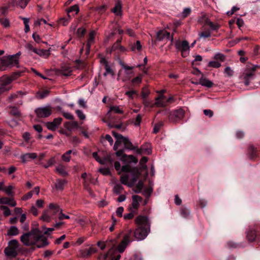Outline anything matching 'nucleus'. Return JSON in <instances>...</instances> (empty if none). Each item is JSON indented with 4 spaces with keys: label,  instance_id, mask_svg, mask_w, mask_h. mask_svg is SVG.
Masks as SVG:
<instances>
[{
    "label": "nucleus",
    "instance_id": "obj_51",
    "mask_svg": "<svg viewBox=\"0 0 260 260\" xmlns=\"http://www.w3.org/2000/svg\"><path fill=\"white\" fill-rule=\"evenodd\" d=\"M17 2L18 6L22 9H24L27 6L29 0H18Z\"/></svg>",
    "mask_w": 260,
    "mask_h": 260
},
{
    "label": "nucleus",
    "instance_id": "obj_20",
    "mask_svg": "<svg viewBox=\"0 0 260 260\" xmlns=\"http://www.w3.org/2000/svg\"><path fill=\"white\" fill-rule=\"evenodd\" d=\"M112 12L117 16L122 15V4L120 1H117Z\"/></svg>",
    "mask_w": 260,
    "mask_h": 260
},
{
    "label": "nucleus",
    "instance_id": "obj_41",
    "mask_svg": "<svg viewBox=\"0 0 260 260\" xmlns=\"http://www.w3.org/2000/svg\"><path fill=\"white\" fill-rule=\"evenodd\" d=\"M79 11V8L78 5H75L74 6H71L68 10L67 13L68 17H70V13L73 12H75V14H77Z\"/></svg>",
    "mask_w": 260,
    "mask_h": 260
},
{
    "label": "nucleus",
    "instance_id": "obj_37",
    "mask_svg": "<svg viewBox=\"0 0 260 260\" xmlns=\"http://www.w3.org/2000/svg\"><path fill=\"white\" fill-rule=\"evenodd\" d=\"M9 6H3L0 7V17H6L8 13Z\"/></svg>",
    "mask_w": 260,
    "mask_h": 260
},
{
    "label": "nucleus",
    "instance_id": "obj_12",
    "mask_svg": "<svg viewBox=\"0 0 260 260\" xmlns=\"http://www.w3.org/2000/svg\"><path fill=\"white\" fill-rule=\"evenodd\" d=\"M156 40L158 41H162L164 38H167V40H170L171 43L174 41V38L173 35L170 36V32L165 30H159L156 34Z\"/></svg>",
    "mask_w": 260,
    "mask_h": 260
},
{
    "label": "nucleus",
    "instance_id": "obj_15",
    "mask_svg": "<svg viewBox=\"0 0 260 260\" xmlns=\"http://www.w3.org/2000/svg\"><path fill=\"white\" fill-rule=\"evenodd\" d=\"M248 157L251 160H255L258 157V151L253 145H250L248 148Z\"/></svg>",
    "mask_w": 260,
    "mask_h": 260
},
{
    "label": "nucleus",
    "instance_id": "obj_8",
    "mask_svg": "<svg viewBox=\"0 0 260 260\" xmlns=\"http://www.w3.org/2000/svg\"><path fill=\"white\" fill-rule=\"evenodd\" d=\"M175 46L177 50L181 52V56L185 57L188 54L187 51L189 50V44L186 40L181 41L176 40L175 41Z\"/></svg>",
    "mask_w": 260,
    "mask_h": 260
},
{
    "label": "nucleus",
    "instance_id": "obj_46",
    "mask_svg": "<svg viewBox=\"0 0 260 260\" xmlns=\"http://www.w3.org/2000/svg\"><path fill=\"white\" fill-rule=\"evenodd\" d=\"M79 253L81 257L83 258H86L90 256V253L89 252L87 248L81 249L79 251Z\"/></svg>",
    "mask_w": 260,
    "mask_h": 260
},
{
    "label": "nucleus",
    "instance_id": "obj_25",
    "mask_svg": "<svg viewBox=\"0 0 260 260\" xmlns=\"http://www.w3.org/2000/svg\"><path fill=\"white\" fill-rule=\"evenodd\" d=\"M65 127L69 131H71L74 128H79L78 122L76 121H73L72 122L67 121L64 124Z\"/></svg>",
    "mask_w": 260,
    "mask_h": 260
},
{
    "label": "nucleus",
    "instance_id": "obj_57",
    "mask_svg": "<svg viewBox=\"0 0 260 260\" xmlns=\"http://www.w3.org/2000/svg\"><path fill=\"white\" fill-rule=\"evenodd\" d=\"M71 19V16H68V18H61L59 20V23L61 24L63 26H66L69 22L70 19Z\"/></svg>",
    "mask_w": 260,
    "mask_h": 260
},
{
    "label": "nucleus",
    "instance_id": "obj_38",
    "mask_svg": "<svg viewBox=\"0 0 260 260\" xmlns=\"http://www.w3.org/2000/svg\"><path fill=\"white\" fill-rule=\"evenodd\" d=\"M180 213L184 218H188L190 214V211L188 209L184 206H182L181 208Z\"/></svg>",
    "mask_w": 260,
    "mask_h": 260
},
{
    "label": "nucleus",
    "instance_id": "obj_21",
    "mask_svg": "<svg viewBox=\"0 0 260 260\" xmlns=\"http://www.w3.org/2000/svg\"><path fill=\"white\" fill-rule=\"evenodd\" d=\"M121 161L125 164H129L134 162L136 164L138 162V159L132 155H124V157L121 159Z\"/></svg>",
    "mask_w": 260,
    "mask_h": 260
},
{
    "label": "nucleus",
    "instance_id": "obj_1",
    "mask_svg": "<svg viewBox=\"0 0 260 260\" xmlns=\"http://www.w3.org/2000/svg\"><path fill=\"white\" fill-rule=\"evenodd\" d=\"M135 222L137 228L135 231L128 230L124 235L121 243L116 247L114 240L111 239V246L110 250L114 252L123 253L128 245L134 240H142L146 238L150 231V223L147 216L139 215L137 216Z\"/></svg>",
    "mask_w": 260,
    "mask_h": 260
},
{
    "label": "nucleus",
    "instance_id": "obj_63",
    "mask_svg": "<svg viewBox=\"0 0 260 260\" xmlns=\"http://www.w3.org/2000/svg\"><path fill=\"white\" fill-rule=\"evenodd\" d=\"M225 55L221 53H217L215 55L214 58L215 60H219L221 61H223L225 60Z\"/></svg>",
    "mask_w": 260,
    "mask_h": 260
},
{
    "label": "nucleus",
    "instance_id": "obj_13",
    "mask_svg": "<svg viewBox=\"0 0 260 260\" xmlns=\"http://www.w3.org/2000/svg\"><path fill=\"white\" fill-rule=\"evenodd\" d=\"M12 79L10 76H4L0 78V86L4 88H8L10 90L11 88V86L10 85L12 82Z\"/></svg>",
    "mask_w": 260,
    "mask_h": 260
},
{
    "label": "nucleus",
    "instance_id": "obj_53",
    "mask_svg": "<svg viewBox=\"0 0 260 260\" xmlns=\"http://www.w3.org/2000/svg\"><path fill=\"white\" fill-rule=\"evenodd\" d=\"M107 9V7L106 5H103L100 6L96 8V11L101 14H103L105 13Z\"/></svg>",
    "mask_w": 260,
    "mask_h": 260
},
{
    "label": "nucleus",
    "instance_id": "obj_24",
    "mask_svg": "<svg viewBox=\"0 0 260 260\" xmlns=\"http://www.w3.org/2000/svg\"><path fill=\"white\" fill-rule=\"evenodd\" d=\"M199 83L202 86L207 87L208 88H211L214 85V83L211 81L203 77H202L200 79Z\"/></svg>",
    "mask_w": 260,
    "mask_h": 260
},
{
    "label": "nucleus",
    "instance_id": "obj_47",
    "mask_svg": "<svg viewBox=\"0 0 260 260\" xmlns=\"http://www.w3.org/2000/svg\"><path fill=\"white\" fill-rule=\"evenodd\" d=\"M125 94L131 99H134V95H138V91L133 89L126 91Z\"/></svg>",
    "mask_w": 260,
    "mask_h": 260
},
{
    "label": "nucleus",
    "instance_id": "obj_32",
    "mask_svg": "<svg viewBox=\"0 0 260 260\" xmlns=\"http://www.w3.org/2000/svg\"><path fill=\"white\" fill-rule=\"evenodd\" d=\"M113 136L116 139V142L114 144L113 149L115 151H117L118 147L121 145V142L119 139V137L118 136V133L113 131L112 132Z\"/></svg>",
    "mask_w": 260,
    "mask_h": 260
},
{
    "label": "nucleus",
    "instance_id": "obj_58",
    "mask_svg": "<svg viewBox=\"0 0 260 260\" xmlns=\"http://www.w3.org/2000/svg\"><path fill=\"white\" fill-rule=\"evenodd\" d=\"M86 32V29L83 27H79L77 30V34L80 37H84Z\"/></svg>",
    "mask_w": 260,
    "mask_h": 260
},
{
    "label": "nucleus",
    "instance_id": "obj_28",
    "mask_svg": "<svg viewBox=\"0 0 260 260\" xmlns=\"http://www.w3.org/2000/svg\"><path fill=\"white\" fill-rule=\"evenodd\" d=\"M49 92L48 90H39L37 92L36 96L38 99H43L49 95Z\"/></svg>",
    "mask_w": 260,
    "mask_h": 260
},
{
    "label": "nucleus",
    "instance_id": "obj_56",
    "mask_svg": "<svg viewBox=\"0 0 260 260\" xmlns=\"http://www.w3.org/2000/svg\"><path fill=\"white\" fill-rule=\"evenodd\" d=\"M208 66L214 68H218L221 66V63L217 61H211L209 62Z\"/></svg>",
    "mask_w": 260,
    "mask_h": 260
},
{
    "label": "nucleus",
    "instance_id": "obj_55",
    "mask_svg": "<svg viewBox=\"0 0 260 260\" xmlns=\"http://www.w3.org/2000/svg\"><path fill=\"white\" fill-rule=\"evenodd\" d=\"M135 214H137V212L134 210H131V212L125 214L124 215V218L125 219H131L134 218Z\"/></svg>",
    "mask_w": 260,
    "mask_h": 260
},
{
    "label": "nucleus",
    "instance_id": "obj_30",
    "mask_svg": "<svg viewBox=\"0 0 260 260\" xmlns=\"http://www.w3.org/2000/svg\"><path fill=\"white\" fill-rule=\"evenodd\" d=\"M121 42V39H118L116 41V42L114 43L111 48L110 49L109 53L110 54L113 52H115L116 53H117L119 49Z\"/></svg>",
    "mask_w": 260,
    "mask_h": 260
},
{
    "label": "nucleus",
    "instance_id": "obj_17",
    "mask_svg": "<svg viewBox=\"0 0 260 260\" xmlns=\"http://www.w3.org/2000/svg\"><path fill=\"white\" fill-rule=\"evenodd\" d=\"M0 204H6L11 207H15L16 205V202L13 198L2 197L0 199Z\"/></svg>",
    "mask_w": 260,
    "mask_h": 260
},
{
    "label": "nucleus",
    "instance_id": "obj_61",
    "mask_svg": "<svg viewBox=\"0 0 260 260\" xmlns=\"http://www.w3.org/2000/svg\"><path fill=\"white\" fill-rule=\"evenodd\" d=\"M124 152H125V149L122 148V149H120L117 150L115 154L117 157H121L120 160H121V159L124 157V155H126V154L124 153Z\"/></svg>",
    "mask_w": 260,
    "mask_h": 260
},
{
    "label": "nucleus",
    "instance_id": "obj_29",
    "mask_svg": "<svg viewBox=\"0 0 260 260\" xmlns=\"http://www.w3.org/2000/svg\"><path fill=\"white\" fill-rule=\"evenodd\" d=\"M72 70L70 67H62L59 71V74L64 76H69L72 74Z\"/></svg>",
    "mask_w": 260,
    "mask_h": 260
},
{
    "label": "nucleus",
    "instance_id": "obj_33",
    "mask_svg": "<svg viewBox=\"0 0 260 260\" xmlns=\"http://www.w3.org/2000/svg\"><path fill=\"white\" fill-rule=\"evenodd\" d=\"M166 96L165 95H159V96L155 98L156 102L155 104L158 107H164L165 104H164L163 100H164Z\"/></svg>",
    "mask_w": 260,
    "mask_h": 260
},
{
    "label": "nucleus",
    "instance_id": "obj_34",
    "mask_svg": "<svg viewBox=\"0 0 260 260\" xmlns=\"http://www.w3.org/2000/svg\"><path fill=\"white\" fill-rule=\"evenodd\" d=\"M56 171L58 173L63 177L68 175V172L66 171L65 167L62 165H59L57 167Z\"/></svg>",
    "mask_w": 260,
    "mask_h": 260
},
{
    "label": "nucleus",
    "instance_id": "obj_18",
    "mask_svg": "<svg viewBox=\"0 0 260 260\" xmlns=\"http://www.w3.org/2000/svg\"><path fill=\"white\" fill-rule=\"evenodd\" d=\"M137 152L138 153L142 154L146 153L149 154L151 152L150 144L149 143H146L143 145L140 149L136 148Z\"/></svg>",
    "mask_w": 260,
    "mask_h": 260
},
{
    "label": "nucleus",
    "instance_id": "obj_6",
    "mask_svg": "<svg viewBox=\"0 0 260 260\" xmlns=\"http://www.w3.org/2000/svg\"><path fill=\"white\" fill-rule=\"evenodd\" d=\"M260 67L257 65L247 64L246 69L243 72L242 78L244 79V84L248 86L250 84V81L252 80L255 75V72Z\"/></svg>",
    "mask_w": 260,
    "mask_h": 260
},
{
    "label": "nucleus",
    "instance_id": "obj_5",
    "mask_svg": "<svg viewBox=\"0 0 260 260\" xmlns=\"http://www.w3.org/2000/svg\"><path fill=\"white\" fill-rule=\"evenodd\" d=\"M61 209L57 204L51 203L49 205V208L44 211L41 219L44 221L49 222L52 219H55L57 215L59 214Z\"/></svg>",
    "mask_w": 260,
    "mask_h": 260
},
{
    "label": "nucleus",
    "instance_id": "obj_3",
    "mask_svg": "<svg viewBox=\"0 0 260 260\" xmlns=\"http://www.w3.org/2000/svg\"><path fill=\"white\" fill-rule=\"evenodd\" d=\"M121 171L124 173H129L132 176L130 182H128L129 179L128 175L122 176L121 177L120 181L122 184L127 185L132 187L136 183L141 173L137 167L132 168L129 165L127 164L122 167Z\"/></svg>",
    "mask_w": 260,
    "mask_h": 260
},
{
    "label": "nucleus",
    "instance_id": "obj_45",
    "mask_svg": "<svg viewBox=\"0 0 260 260\" xmlns=\"http://www.w3.org/2000/svg\"><path fill=\"white\" fill-rule=\"evenodd\" d=\"M227 246L230 248H237L241 247V244L233 241H229L227 242Z\"/></svg>",
    "mask_w": 260,
    "mask_h": 260
},
{
    "label": "nucleus",
    "instance_id": "obj_62",
    "mask_svg": "<svg viewBox=\"0 0 260 260\" xmlns=\"http://www.w3.org/2000/svg\"><path fill=\"white\" fill-rule=\"evenodd\" d=\"M47 127L49 129L54 131L56 128V124L52 122H48L46 124Z\"/></svg>",
    "mask_w": 260,
    "mask_h": 260
},
{
    "label": "nucleus",
    "instance_id": "obj_36",
    "mask_svg": "<svg viewBox=\"0 0 260 260\" xmlns=\"http://www.w3.org/2000/svg\"><path fill=\"white\" fill-rule=\"evenodd\" d=\"M19 234V231L17 227L12 226L8 231L7 235L8 236H16Z\"/></svg>",
    "mask_w": 260,
    "mask_h": 260
},
{
    "label": "nucleus",
    "instance_id": "obj_2",
    "mask_svg": "<svg viewBox=\"0 0 260 260\" xmlns=\"http://www.w3.org/2000/svg\"><path fill=\"white\" fill-rule=\"evenodd\" d=\"M20 240L26 246H35L39 248L45 247L49 244L46 238L37 234H32V232L23 234L20 237Z\"/></svg>",
    "mask_w": 260,
    "mask_h": 260
},
{
    "label": "nucleus",
    "instance_id": "obj_59",
    "mask_svg": "<svg viewBox=\"0 0 260 260\" xmlns=\"http://www.w3.org/2000/svg\"><path fill=\"white\" fill-rule=\"evenodd\" d=\"M209 27L210 30H215L217 31L218 29L220 28V25L218 24H215L212 22V23H209Z\"/></svg>",
    "mask_w": 260,
    "mask_h": 260
},
{
    "label": "nucleus",
    "instance_id": "obj_19",
    "mask_svg": "<svg viewBox=\"0 0 260 260\" xmlns=\"http://www.w3.org/2000/svg\"><path fill=\"white\" fill-rule=\"evenodd\" d=\"M92 156L98 162L102 165H104L106 161H109L111 163L112 162V160L110 156L104 158V159H101L99 156L98 152H94L92 153Z\"/></svg>",
    "mask_w": 260,
    "mask_h": 260
},
{
    "label": "nucleus",
    "instance_id": "obj_4",
    "mask_svg": "<svg viewBox=\"0 0 260 260\" xmlns=\"http://www.w3.org/2000/svg\"><path fill=\"white\" fill-rule=\"evenodd\" d=\"M20 54V52H18L14 55L0 57V70L5 71L7 69L11 68L14 66L19 68V57Z\"/></svg>",
    "mask_w": 260,
    "mask_h": 260
},
{
    "label": "nucleus",
    "instance_id": "obj_27",
    "mask_svg": "<svg viewBox=\"0 0 260 260\" xmlns=\"http://www.w3.org/2000/svg\"><path fill=\"white\" fill-rule=\"evenodd\" d=\"M34 53L45 58L48 57L50 55L49 50L45 49H37L34 50Z\"/></svg>",
    "mask_w": 260,
    "mask_h": 260
},
{
    "label": "nucleus",
    "instance_id": "obj_16",
    "mask_svg": "<svg viewBox=\"0 0 260 260\" xmlns=\"http://www.w3.org/2000/svg\"><path fill=\"white\" fill-rule=\"evenodd\" d=\"M101 62L104 65V68L106 71L105 73H104V76H106L108 74H110L112 76H114V71L111 68L107 60L105 58H103L101 59Z\"/></svg>",
    "mask_w": 260,
    "mask_h": 260
},
{
    "label": "nucleus",
    "instance_id": "obj_10",
    "mask_svg": "<svg viewBox=\"0 0 260 260\" xmlns=\"http://www.w3.org/2000/svg\"><path fill=\"white\" fill-rule=\"evenodd\" d=\"M35 112L39 118H45L52 114V110L49 107H40L36 109Z\"/></svg>",
    "mask_w": 260,
    "mask_h": 260
},
{
    "label": "nucleus",
    "instance_id": "obj_64",
    "mask_svg": "<svg viewBox=\"0 0 260 260\" xmlns=\"http://www.w3.org/2000/svg\"><path fill=\"white\" fill-rule=\"evenodd\" d=\"M110 253H111V260H119V259L121 257V255L119 254L115 255V254L116 252H114L113 251L110 250Z\"/></svg>",
    "mask_w": 260,
    "mask_h": 260
},
{
    "label": "nucleus",
    "instance_id": "obj_23",
    "mask_svg": "<svg viewBox=\"0 0 260 260\" xmlns=\"http://www.w3.org/2000/svg\"><path fill=\"white\" fill-rule=\"evenodd\" d=\"M4 253L7 256L15 257L18 253L16 250L7 247L4 249Z\"/></svg>",
    "mask_w": 260,
    "mask_h": 260
},
{
    "label": "nucleus",
    "instance_id": "obj_49",
    "mask_svg": "<svg viewBox=\"0 0 260 260\" xmlns=\"http://www.w3.org/2000/svg\"><path fill=\"white\" fill-rule=\"evenodd\" d=\"M22 73H23L22 71H19L13 72L12 73V74L11 75L10 77L13 81V80L17 79L18 77H20L21 76V74Z\"/></svg>",
    "mask_w": 260,
    "mask_h": 260
},
{
    "label": "nucleus",
    "instance_id": "obj_60",
    "mask_svg": "<svg viewBox=\"0 0 260 260\" xmlns=\"http://www.w3.org/2000/svg\"><path fill=\"white\" fill-rule=\"evenodd\" d=\"M142 82V75H139V76L133 78L132 80V83L135 84H139Z\"/></svg>",
    "mask_w": 260,
    "mask_h": 260
},
{
    "label": "nucleus",
    "instance_id": "obj_14",
    "mask_svg": "<svg viewBox=\"0 0 260 260\" xmlns=\"http://www.w3.org/2000/svg\"><path fill=\"white\" fill-rule=\"evenodd\" d=\"M133 202L132 203V207L131 210H134L137 213V210L140 206V202L142 201V198L138 195H134L132 197Z\"/></svg>",
    "mask_w": 260,
    "mask_h": 260
},
{
    "label": "nucleus",
    "instance_id": "obj_42",
    "mask_svg": "<svg viewBox=\"0 0 260 260\" xmlns=\"http://www.w3.org/2000/svg\"><path fill=\"white\" fill-rule=\"evenodd\" d=\"M124 189L123 187L120 184H116L113 188V191L117 194H119Z\"/></svg>",
    "mask_w": 260,
    "mask_h": 260
},
{
    "label": "nucleus",
    "instance_id": "obj_9",
    "mask_svg": "<svg viewBox=\"0 0 260 260\" xmlns=\"http://www.w3.org/2000/svg\"><path fill=\"white\" fill-rule=\"evenodd\" d=\"M184 114V111L181 108L174 110L169 113V120L171 122H178L183 118Z\"/></svg>",
    "mask_w": 260,
    "mask_h": 260
},
{
    "label": "nucleus",
    "instance_id": "obj_54",
    "mask_svg": "<svg viewBox=\"0 0 260 260\" xmlns=\"http://www.w3.org/2000/svg\"><path fill=\"white\" fill-rule=\"evenodd\" d=\"M110 111L115 113L122 114L123 111L118 106H112L110 108Z\"/></svg>",
    "mask_w": 260,
    "mask_h": 260
},
{
    "label": "nucleus",
    "instance_id": "obj_44",
    "mask_svg": "<svg viewBox=\"0 0 260 260\" xmlns=\"http://www.w3.org/2000/svg\"><path fill=\"white\" fill-rule=\"evenodd\" d=\"M11 248H14L16 250L18 247V241L16 240H12L9 242L8 246Z\"/></svg>",
    "mask_w": 260,
    "mask_h": 260
},
{
    "label": "nucleus",
    "instance_id": "obj_22",
    "mask_svg": "<svg viewBox=\"0 0 260 260\" xmlns=\"http://www.w3.org/2000/svg\"><path fill=\"white\" fill-rule=\"evenodd\" d=\"M95 35V32L94 30L91 31L89 33V38L86 44V49L88 52H89L91 44L94 42Z\"/></svg>",
    "mask_w": 260,
    "mask_h": 260
},
{
    "label": "nucleus",
    "instance_id": "obj_11",
    "mask_svg": "<svg viewBox=\"0 0 260 260\" xmlns=\"http://www.w3.org/2000/svg\"><path fill=\"white\" fill-rule=\"evenodd\" d=\"M118 136L121 142V144L123 143L124 148L125 149L129 150H136V147L134 146L132 143L129 141V139L123 137L122 135L118 133Z\"/></svg>",
    "mask_w": 260,
    "mask_h": 260
},
{
    "label": "nucleus",
    "instance_id": "obj_52",
    "mask_svg": "<svg viewBox=\"0 0 260 260\" xmlns=\"http://www.w3.org/2000/svg\"><path fill=\"white\" fill-rule=\"evenodd\" d=\"M1 209L4 210V214L6 216H8L11 214V212L10 209L6 206H1Z\"/></svg>",
    "mask_w": 260,
    "mask_h": 260
},
{
    "label": "nucleus",
    "instance_id": "obj_26",
    "mask_svg": "<svg viewBox=\"0 0 260 260\" xmlns=\"http://www.w3.org/2000/svg\"><path fill=\"white\" fill-rule=\"evenodd\" d=\"M37 157V155L35 153H26L25 154L22 155L21 158L23 162H25L26 161H29L30 159H35Z\"/></svg>",
    "mask_w": 260,
    "mask_h": 260
},
{
    "label": "nucleus",
    "instance_id": "obj_39",
    "mask_svg": "<svg viewBox=\"0 0 260 260\" xmlns=\"http://www.w3.org/2000/svg\"><path fill=\"white\" fill-rule=\"evenodd\" d=\"M150 93V91L147 87L142 88L141 93V96L142 97V100L147 99Z\"/></svg>",
    "mask_w": 260,
    "mask_h": 260
},
{
    "label": "nucleus",
    "instance_id": "obj_35",
    "mask_svg": "<svg viewBox=\"0 0 260 260\" xmlns=\"http://www.w3.org/2000/svg\"><path fill=\"white\" fill-rule=\"evenodd\" d=\"M0 24L6 28L10 26V20L6 17H0Z\"/></svg>",
    "mask_w": 260,
    "mask_h": 260
},
{
    "label": "nucleus",
    "instance_id": "obj_7",
    "mask_svg": "<svg viewBox=\"0 0 260 260\" xmlns=\"http://www.w3.org/2000/svg\"><path fill=\"white\" fill-rule=\"evenodd\" d=\"M246 239L249 242L260 241V228L255 226L253 228H249L246 233Z\"/></svg>",
    "mask_w": 260,
    "mask_h": 260
},
{
    "label": "nucleus",
    "instance_id": "obj_40",
    "mask_svg": "<svg viewBox=\"0 0 260 260\" xmlns=\"http://www.w3.org/2000/svg\"><path fill=\"white\" fill-rule=\"evenodd\" d=\"M211 36V32L210 29L205 30L199 34L200 38L204 39L209 38Z\"/></svg>",
    "mask_w": 260,
    "mask_h": 260
},
{
    "label": "nucleus",
    "instance_id": "obj_50",
    "mask_svg": "<svg viewBox=\"0 0 260 260\" xmlns=\"http://www.w3.org/2000/svg\"><path fill=\"white\" fill-rule=\"evenodd\" d=\"M10 113L17 117L20 116V112L19 110L15 107H13L11 110Z\"/></svg>",
    "mask_w": 260,
    "mask_h": 260
},
{
    "label": "nucleus",
    "instance_id": "obj_48",
    "mask_svg": "<svg viewBox=\"0 0 260 260\" xmlns=\"http://www.w3.org/2000/svg\"><path fill=\"white\" fill-rule=\"evenodd\" d=\"M152 191L153 188L151 187H150L149 188H145L143 192V194L146 197V198L149 199Z\"/></svg>",
    "mask_w": 260,
    "mask_h": 260
},
{
    "label": "nucleus",
    "instance_id": "obj_43",
    "mask_svg": "<svg viewBox=\"0 0 260 260\" xmlns=\"http://www.w3.org/2000/svg\"><path fill=\"white\" fill-rule=\"evenodd\" d=\"M164 125V122L162 121H160L156 123L154 126L153 128V133L157 134L159 132L160 128L162 127Z\"/></svg>",
    "mask_w": 260,
    "mask_h": 260
},
{
    "label": "nucleus",
    "instance_id": "obj_31",
    "mask_svg": "<svg viewBox=\"0 0 260 260\" xmlns=\"http://www.w3.org/2000/svg\"><path fill=\"white\" fill-rule=\"evenodd\" d=\"M67 183V181L66 180H62L58 179L56 181L55 183V187L56 189L60 190H62L64 188V185Z\"/></svg>",
    "mask_w": 260,
    "mask_h": 260
}]
</instances>
